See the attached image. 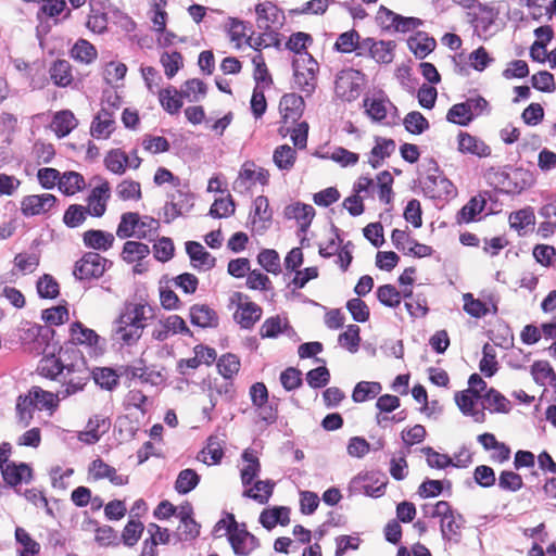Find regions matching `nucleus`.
<instances>
[{"mask_svg":"<svg viewBox=\"0 0 556 556\" xmlns=\"http://www.w3.org/2000/svg\"><path fill=\"white\" fill-rule=\"evenodd\" d=\"M150 311L146 304L127 303L116 321L114 339L128 346L136 344L147 326V313Z\"/></svg>","mask_w":556,"mask_h":556,"instance_id":"1","label":"nucleus"},{"mask_svg":"<svg viewBox=\"0 0 556 556\" xmlns=\"http://www.w3.org/2000/svg\"><path fill=\"white\" fill-rule=\"evenodd\" d=\"M424 177L419 185L424 194L433 200H448L457 194L453 182L443 175L434 159H427L421 164Z\"/></svg>","mask_w":556,"mask_h":556,"instance_id":"2","label":"nucleus"},{"mask_svg":"<svg viewBox=\"0 0 556 556\" xmlns=\"http://www.w3.org/2000/svg\"><path fill=\"white\" fill-rule=\"evenodd\" d=\"M426 514L440 519L442 539L450 545H456L462 541V530L465 527V518L452 508L448 502L439 501L433 506H424Z\"/></svg>","mask_w":556,"mask_h":556,"instance_id":"3","label":"nucleus"},{"mask_svg":"<svg viewBox=\"0 0 556 556\" xmlns=\"http://www.w3.org/2000/svg\"><path fill=\"white\" fill-rule=\"evenodd\" d=\"M72 10L67 8L65 0H43L36 13V35L39 40L47 36L52 26L71 17Z\"/></svg>","mask_w":556,"mask_h":556,"instance_id":"4","label":"nucleus"},{"mask_svg":"<svg viewBox=\"0 0 556 556\" xmlns=\"http://www.w3.org/2000/svg\"><path fill=\"white\" fill-rule=\"evenodd\" d=\"M91 379V371L86 366L85 361L81 358L79 363H71L65 367L60 380L61 386L58 389L59 399L63 401L80 393L85 390L86 386Z\"/></svg>","mask_w":556,"mask_h":556,"instance_id":"5","label":"nucleus"},{"mask_svg":"<svg viewBox=\"0 0 556 556\" xmlns=\"http://www.w3.org/2000/svg\"><path fill=\"white\" fill-rule=\"evenodd\" d=\"M293 88L309 97L316 88L317 73L319 70L317 61L311 54H301L292 62Z\"/></svg>","mask_w":556,"mask_h":556,"instance_id":"6","label":"nucleus"},{"mask_svg":"<svg viewBox=\"0 0 556 556\" xmlns=\"http://www.w3.org/2000/svg\"><path fill=\"white\" fill-rule=\"evenodd\" d=\"M256 27L264 35H269V39L274 40L277 30L285 23L283 12L271 1H265L256 4Z\"/></svg>","mask_w":556,"mask_h":556,"instance_id":"7","label":"nucleus"},{"mask_svg":"<svg viewBox=\"0 0 556 556\" xmlns=\"http://www.w3.org/2000/svg\"><path fill=\"white\" fill-rule=\"evenodd\" d=\"M228 542L236 556H249L253 551L260 547L258 539L249 532L245 525L239 529L235 518H230V525L227 526Z\"/></svg>","mask_w":556,"mask_h":556,"instance_id":"8","label":"nucleus"},{"mask_svg":"<svg viewBox=\"0 0 556 556\" xmlns=\"http://www.w3.org/2000/svg\"><path fill=\"white\" fill-rule=\"evenodd\" d=\"M113 263L97 252H87L76 262L74 276L78 280L100 278Z\"/></svg>","mask_w":556,"mask_h":556,"instance_id":"9","label":"nucleus"},{"mask_svg":"<svg viewBox=\"0 0 556 556\" xmlns=\"http://www.w3.org/2000/svg\"><path fill=\"white\" fill-rule=\"evenodd\" d=\"M388 478L379 470L359 472L351 481V489L370 497H380L386 493Z\"/></svg>","mask_w":556,"mask_h":556,"instance_id":"10","label":"nucleus"},{"mask_svg":"<svg viewBox=\"0 0 556 556\" xmlns=\"http://www.w3.org/2000/svg\"><path fill=\"white\" fill-rule=\"evenodd\" d=\"M248 295L241 292H235L231 296V302L237 303V309L233 313V319L243 329H252L253 326L262 317V307L251 301H248Z\"/></svg>","mask_w":556,"mask_h":556,"instance_id":"11","label":"nucleus"},{"mask_svg":"<svg viewBox=\"0 0 556 556\" xmlns=\"http://www.w3.org/2000/svg\"><path fill=\"white\" fill-rule=\"evenodd\" d=\"M93 180L99 181V185L93 187L87 198L88 214L93 217H102L108 207V202L111 199L110 182L101 176H94Z\"/></svg>","mask_w":556,"mask_h":556,"instance_id":"12","label":"nucleus"},{"mask_svg":"<svg viewBox=\"0 0 556 556\" xmlns=\"http://www.w3.org/2000/svg\"><path fill=\"white\" fill-rule=\"evenodd\" d=\"M58 199L50 193L26 195L21 201V212L25 217L43 215L55 207Z\"/></svg>","mask_w":556,"mask_h":556,"instance_id":"13","label":"nucleus"},{"mask_svg":"<svg viewBox=\"0 0 556 556\" xmlns=\"http://www.w3.org/2000/svg\"><path fill=\"white\" fill-rule=\"evenodd\" d=\"M361 72L348 68L341 71L334 81V90L341 99L351 101L354 99L359 90Z\"/></svg>","mask_w":556,"mask_h":556,"instance_id":"14","label":"nucleus"},{"mask_svg":"<svg viewBox=\"0 0 556 556\" xmlns=\"http://www.w3.org/2000/svg\"><path fill=\"white\" fill-rule=\"evenodd\" d=\"M55 345L51 344L50 348L45 346L41 349L43 357L40 359L37 370L42 377L58 381L67 364H64L60 357L55 356Z\"/></svg>","mask_w":556,"mask_h":556,"instance_id":"15","label":"nucleus"},{"mask_svg":"<svg viewBox=\"0 0 556 556\" xmlns=\"http://www.w3.org/2000/svg\"><path fill=\"white\" fill-rule=\"evenodd\" d=\"M54 333V330L49 326L30 323H26L20 328V339L22 343L28 344L35 342L38 345L37 350H41L45 346L50 348V340L53 339Z\"/></svg>","mask_w":556,"mask_h":556,"instance_id":"16","label":"nucleus"},{"mask_svg":"<svg viewBox=\"0 0 556 556\" xmlns=\"http://www.w3.org/2000/svg\"><path fill=\"white\" fill-rule=\"evenodd\" d=\"M90 12L86 27L94 34H103L108 30V13L111 8L109 0H89Z\"/></svg>","mask_w":556,"mask_h":556,"instance_id":"17","label":"nucleus"},{"mask_svg":"<svg viewBox=\"0 0 556 556\" xmlns=\"http://www.w3.org/2000/svg\"><path fill=\"white\" fill-rule=\"evenodd\" d=\"M249 219L257 232H264L270 227L273 211L267 197L258 195L254 199Z\"/></svg>","mask_w":556,"mask_h":556,"instance_id":"18","label":"nucleus"},{"mask_svg":"<svg viewBox=\"0 0 556 556\" xmlns=\"http://www.w3.org/2000/svg\"><path fill=\"white\" fill-rule=\"evenodd\" d=\"M89 477L94 481L108 479L114 485H125L128 477L117 473V470L101 458L93 459L88 467Z\"/></svg>","mask_w":556,"mask_h":556,"instance_id":"19","label":"nucleus"},{"mask_svg":"<svg viewBox=\"0 0 556 556\" xmlns=\"http://www.w3.org/2000/svg\"><path fill=\"white\" fill-rule=\"evenodd\" d=\"M283 216L287 219H295L300 225L299 231L305 233L315 216V208L309 204L295 202L285 207Z\"/></svg>","mask_w":556,"mask_h":556,"instance_id":"20","label":"nucleus"},{"mask_svg":"<svg viewBox=\"0 0 556 556\" xmlns=\"http://www.w3.org/2000/svg\"><path fill=\"white\" fill-rule=\"evenodd\" d=\"M3 481L13 488L24 483H29L33 479V469L26 463L16 464L10 462L1 470Z\"/></svg>","mask_w":556,"mask_h":556,"instance_id":"21","label":"nucleus"},{"mask_svg":"<svg viewBox=\"0 0 556 556\" xmlns=\"http://www.w3.org/2000/svg\"><path fill=\"white\" fill-rule=\"evenodd\" d=\"M304 100L302 96L296 93H287L282 96L279 102V110L285 123L298 122L304 111Z\"/></svg>","mask_w":556,"mask_h":556,"instance_id":"22","label":"nucleus"},{"mask_svg":"<svg viewBox=\"0 0 556 556\" xmlns=\"http://www.w3.org/2000/svg\"><path fill=\"white\" fill-rule=\"evenodd\" d=\"M364 106L368 116L375 122H382L388 113L393 111L396 113V106L383 93H380L371 99L364 100Z\"/></svg>","mask_w":556,"mask_h":556,"instance_id":"23","label":"nucleus"},{"mask_svg":"<svg viewBox=\"0 0 556 556\" xmlns=\"http://www.w3.org/2000/svg\"><path fill=\"white\" fill-rule=\"evenodd\" d=\"M186 252L190 257L192 266L199 270L206 271L216 265V258L197 241L186 242Z\"/></svg>","mask_w":556,"mask_h":556,"instance_id":"24","label":"nucleus"},{"mask_svg":"<svg viewBox=\"0 0 556 556\" xmlns=\"http://www.w3.org/2000/svg\"><path fill=\"white\" fill-rule=\"evenodd\" d=\"M497 12L492 8H482L479 13L475 14L471 24L473 26L475 34L480 38L486 40L495 31L493 30Z\"/></svg>","mask_w":556,"mask_h":556,"instance_id":"25","label":"nucleus"},{"mask_svg":"<svg viewBox=\"0 0 556 556\" xmlns=\"http://www.w3.org/2000/svg\"><path fill=\"white\" fill-rule=\"evenodd\" d=\"M458 151L478 157L491 155V148L483 140L466 131H459L458 134Z\"/></svg>","mask_w":556,"mask_h":556,"instance_id":"26","label":"nucleus"},{"mask_svg":"<svg viewBox=\"0 0 556 556\" xmlns=\"http://www.w3.org/2000/svg\"><path fill=\"white\" fill-rule=\"evenodd\" d=\"M114 124L115 121L113 112L110 111L108 108L102 106L91 123L90 134L92 137L97 139H106L114 131Z\"/></svg>","mask_w":556,"mask_h":556,"instance_id":"27","label":"nucleus"},{"mask_svg":"<svg viewBox=\"0 0 556 556\" xmlns=\"http://www.w3.org/2000/svg\"><path fill=\"white\" fill-rule=\"evenodd\" d=\"M192 325L201 328H216L218 326V315L206 304H194L189 313Z\"/></svg>","mask_w":556,"mask_h":556,"instance_id":"28","label":"nucleus"},{"mask_svg":"<svg viewBox=\"0 0 556 556\" xmlns=\"http://www.w3.org/2000/svg\"><path fill=\"white\" fill-rule=\"evenodd\" d=\"M479 399H476L468 391H462L455 393V402L465 416H470L473 421L482 424L485 421V413L482 408H477L476 403Z\"/></svg>","mask_w":556,"mask_h":556,"instance_id":"29","label":"nucleus"},{"mask_svg":"<svg viewBox=\"0 0 556 556\" xmlns=\"http://www.w3.org/2000/svg\"><path fill=\"white\" fill-rule=\"evenodd\" d=\"M241 458L244 465L240 469V478L242 485L247 488L253 483L255 478L258 477L261 472V463L256 452L249 448L242 453Z\"/></svg>","mask_w":556,"mask_h":556,"instance_id":"30","label":"nucleus"},{"mask_svg":"<svg viewBox=\"0 0 556 556\" xmlns=\"http://www.w3.org/2000/svg\"><path fill=\"white\" fill-rule=\"evenodd\" d=\"M395 141L382 137H376L375 146L368 155V164L372 168H378L382 162L395 151Z\"/></svg>","mask_w":556,"mask_h":556,"instance_id":"31","label":"nucleus"},{"mask_svg":"<svg viewBox=\"0 0 556 556\" xmlns=\"http://www.w3.org/2000/svg\"><path fill=\"white\" fill-rule=\"evenodd\" d=\"M84 244L97 251H108L115 242L113 233L99 229H90L83 235Z\"/></svg>","mask_w":556,"mask_h":556,"instance_id":"32","label":"nucleus"},{"mask_svg":"<svg viewBox=\"0 0 556 556\" xmlns=\"http://www.w3.org/2000/svg\"><path fill=\"white\" fill-rule=\"evenodd\" d=\"M482 409L492 414H507L511 409L510 401L494 388L489 389L481 397Z\"/></svg>","mask_w":556,"mask_h":556,"instance_id":"33","label":"nucleus"},{"mask_svg":"<svg viewBox=\"0 0 556 556\" xmlns=\"http://www.w3.org/2000/svg\"><path fill=\"white\" fill-rule=\"evenodd\" d=\"M407 46L417 59L422 60L435 49L437 42L427 33L417 31L408 38Z\"/></svg>","mask_w":556,"mask_h":556,"instance_id":"34","label":"nucleus"},{"mask_svg":"<svg viewBox=\"0 0 556 556\" xmlns=\"http://www.w3.org/2000/svg\"><path fill=\"white\" fill-rule=\"evenodd\" d=\"M258 521L267 530H271L278 523L287 526L290 522V509L286 506L264 509L260 515Z\"/></svg>","mask_w":556,"mask_h":556,"instance_id":"35","label":"nucleus"},{"mask_svg":"<svg viewBox=\"0 0 556 556\" xmlns=\"http://www.w3.org/2000/svg\"><path fill=\"white\" fill-rule=\"evenodd\" d=\"M78 121L70 110L59 111L54 114L51 127L59 138H64L75 129Z\"/></svg>","mask_w":556,"mask_h":556,"instance_id":"36","label":"nucleus"},{"mask_svg":"<svg viewBox=\"0 0 556 556\" xmlns=\"http://www.w3.org/2000/svg\"><path fill=\"white\" fill-rule=\"evenodd\" d=\"M274 488L275 482L271 480H257L254 482L253 488L245 489L242 495L258 504H266L273 495Z\"/></svg>","mask_w":556,"mask_h":556,"instance_id":"37","label":"nucleus"},{"mask_svg":"<svg viewBox=\"0 0 556 556\" xmlns=\"http://www.w3.org/2000/svg\"><path fill=\"white\" fill-rule=\"evenodd\" d=\"M464 301V311L475 318H482L486 316L489 313L496 314L497 306L496 304H492V309L486 305V303L480 301L479 299H475L471 293L463 294Z\"/></svg>","mask_w":556,"mask_h":556,"instance_id":"38","label":"nucleus"},{"mask_svg":"<svg viewBox=\"0 0 556 556\" xmlns=\"http://www.w3.org/2000/svg\"><path fill=\"white\" fill-rule=\"evenodd\" d=\"M292 330L287 318L279 315L267 318L260 328V336L264 338H277L279 334Z\"/></svg>","mask_w":556,"mask_h":556,"instance_id":"39","label":"nucleus"},{"mask_svg":"<svg viewBox=\"0 0 556 556\" xmlns=\"http://www.w3.org/2000/svg\"><path fill=\"white\" fill-rule=\"evenodd\" d=\"M182 98L181 92L174 87L159 91V100L162 108L172 115L179 113L182 106Z\"/></svg>","mask_w":556,"mask_h":556,"instance_id":"40","label":"nucleus"},{"mask_svg":"<svg viewBox=\"0 0 556 556\" xmlns=\"http://www.w3.org/2000/svg\"><path fill=\"white\" fill-rule=\"evenodd\" d=\"M30 389L37 409L54 410L59 406V402L63 401L62 399H59L58 390L56 392H50L37 386H34Z\"/></svg>","mask_w":556,"mask_h":556,"instance_id":"41","label":"nucleus"},{"mask_svg":"<svg viewBox=\"0 0 556 556\" xmlns=\"http://www.w3.org/2000/svg\"><path fill=\"white\" fill-rule=\"evenodd\" d=\"M150 254L148 244L139 241H126L123 245L121 257L124 262L132 264L140 262Z\"/></svg>","mask_w":556,"mask_h":556,"instance_id":"42","label":"nucleus"},{"mask_svg":"<svg viewBox=\"0 0 556 556\" xmlns=\"http://www.w3.org/2000/svg\"><path fill=\"white\" fill-rule=\"evenodd\" d=\"M36 403L31 395V389H29L27 394H21L18 395L16 400V415L18 418V421L24 426L27 427L33 417H34V410L36 409Z\"/></svg>","mask_w":556,"mask_h":556,"instance_id":"43","label":"nucleus"},{"mask_svg":"<svg viewBox=\"0 0 556 556\" xmlns=\"http://www.w3.org/2000/svg\"><path fill=\"white\" fill-rule=\"evenodd\" d=\"M100 337L94 330L85 327L80 321H75L71 326V340L74 344H85L96 346Z\"/></svg>","mask_w":556,"mask_h":556,"instance_id":"44","label":"nucleus"},{"mask_svg":"<svg viewBox=\"0 0 556 556\" xmlns=\"http://www.w3.org/2000/svg\"><path fill=\"white\" fill-rule=\"evenodd\" d=\"M295 161L296 151L292 147L288 144H281L274 150L273 162L280 170H291Z\"/></svg>","mask_w":556,"mask_h":556,"instance_id":"45","label":"nucleus"},{"mask_svg":"<svg viewBox=\"0 0 556 556\" xmlns=\"http://www.w3.org/2000/svg\"><path fill=\"white\" fill-rule=\"evenodd\" d=\"M535 216L532 207H526L509 215V225L517 230L519 235L527 233V228L533 226Z\"/></svg>","mask_w":556,"mask_h":556,"instance_id":"46","label":"nucleus"},{"mask_svg":"<svg viewBox=\"0 0 556 556\" xmlns=\"http://www.w3.org/2000/svg\"><path fill=\"white\" fill-rule=\"evenodd\" d=\"M382 390V386L377 381H361L356 383L352 393V400L355 403H363L375 399Z\"/></svg>","mask_w":556,"mask_h":556,"instance_id":"47","label":"nucleus"},{"mask_svg":"<svg viewBox=\"0 0 556 556\" xmlns=\"http://www.w3.org/2000/svg\"><path fill=\"white\" fill-rule=\"evenodd\" d=\"M200 534V525L188 514L181 515L180 525L174 533V538L178 542L191 541Z\"/></svg>","mask_w":556,"mask_h":556,"instance_id":"48","label":"nucleus"},{"mask_svg":"<svg viewBox=\"0 0 556 556\" xmlns=\"http://www.w3.org/2000/svg\"><path fill=\"white\" fill-rule=\"evenodd\" d=\"M200 480L201 478L195 470L190 468L182 469L175 481V490L180 495L188 494L198 486Z\"/></svg>","mask_w":556,"mask_h":556,"instance_id":"49","label":"nucleus"},{"mask_svg":"<svg viewBox=\"0 0 556 556\" xmlns=\"http://www.w3.org/2000/svg\"><path fill=\"white\" fill-rule=\"evenodd\" d=\"M85 188L84 176L77 172H67L60 177L59 189L66 195H73Z\"/></svg>","mask_w":556,"mask_h":556,"instance_id":"50","label":"nucleus"},{"mask_svg":"<svg viewBox=\"0 0 556 556\" xmlns=\"http://www.w3.org/2000/svg\"><path fill=\"white\" fill-rule=\"evenodd\" d=\"M485 200L482 197H472L457 213V223L473 222L476 216L485 207Z\"/></svg>","mask_w":556,"mask_h":556,"instance_id":"51","label":"nucleus"},{"mask_svg":"<svg viewBox=\"0 0 556 556\" xmlns=\"http://www.w3.org/2000/svg\"><path fill=\"white\" fill-rule=\"evenodd\" d=\"M50 76L59 87H66L73 80L72 66L66 60L55 61L50 68Z\"/></svg>","mask_w":556,"mask_h":556,"instance_id":"52","label":"nucleus"},{"mask_svg":"<svg viewBox=\"0 0 556 556\" xmlns=\"http://www.w3.org/2000/svg\"><path fill=\"white\" fill-rule=\"evenodd\" d=\"M71 55L76 61L85 64L92 63L97 56V49L86 39H78L71 50Z\"/></svg>","mask_w":556,"mask_h":556,"instance_id":"53","label":"nucleus"},{"mask_svg":"<svg viewBox=\"0 0 556 556\" xmlns=\"http://www.w3.org/2000/svg\"><path fill=\"white\" fill-rule=\"evenodd\" d=\"M127 164L128 155L121 149H112L104 159L106 169L116 175H123Z\"/></svg>","mask_w":556,"mask_h":556,"instance_id":"54","label":"nucleus"},{"mask_svg":"<svg viewBox=\"0 0 556 556\" xmlns=\"http://www.w3.org/2000/svg\"><path fill=\"white\" fill-rule=\"evenodd\" d=\"M255 164L253 162H245L233 182V190L240 193L248 191L255 184Z\"/></svg>","mask_w":556,"mask_h":556,"instance_id":"55","label":"nucleus"},{"mask_svg":"<svg viewBox=\"0 0 556 556\" xmlns=\"http://www.w3.org/2000/svg\"><path fill=\"white\" fill-rule=\"evenodd\" d=\"M405 130L413 135H421L429 129V121L418 111L407 113L403 119Z\"/></svg>","mask_w":556,"mask_h":556,"instance_id":"56","label":"nucleus"},{"mask_svg":"<svg viewBox=\"0 0 556 556\" xmlns=\"http://www.w3.org/2000/svg\"><path fill=\"white\" fill-rule=\"evenodd\" d=\"M14 269H17L22 275L34 273L40 263V256L37 253H18L14 257Z\"/></svg>","mask_w":556,"mask_h":556,"instance_id":"57","label":"nucleus"},{"mask_svg":"<svg viewBox=\"0 0 556 556\" xmlns=\"http://www.w3.org/2000/svg\"><path fill=\"white\" fill-rule=\"evenodd\" d=\"M483 356L479 363V369L485 377H492L498 370L496 361V351L490 343H485L482 349Z\"/></svg>","mask_w":556,"mask_h":556,"instance_id":"58","label":"nucleus"},{"mask_svg":"<svg viewBox=\"0 0 556 556\" xmlns=\"http://www.w3.org/2000/svg\"><path fill=\"white\" fill-rule=\"evenodd\" d=\"M91 378L101 389L112 391L118 386V376L111 368H96L91 371Z\"/></svg>","mask_w":556,"mask_h":556,"instance_id":"59","label":"nucleus"},{"mask_svg":"<svg viewBox=\"0 0 556 556\" xmlns=\"http://www.w3.org/2000/svg\"><path fill=\"white\" fill-rule=\"evenodd\" d=\"M378 301L387 306L395 308L401 304L402 293L393 285H382L376 291Z\"/></svg>","mask_w":556,"mask_h":556,"instance_id":"60","label":"nucleus"},{"mask_svg":"<svg viewBox=\"0 0 556 556\" xmlns=\"http://www.w3.org/2000/svg\"><path fill=\"white\" fill-rule=\"evenodd\" d=\"M138 225V213L126 212L122 214L119 224L116 228V236L119 239L136 237V227Z\"/></svg>","mask_w":556,"mask_h":556,"instance_id":"61","label":"nucleus"},{"mask_svg":"<svg viewBox=\"0 0 556 556\" xmlns=\"http://www.w3.org/2000/svg\"><path fill=\"white\" fill-rule=\"evenodd\" d=\"M144 531V526L139 520L130 519L123 529L122 542L127 547L135 546Z\"/></svg>","mask_w":556,"mask_h":556,"instance_id":"62","label":"nucleus"},{"mask_svg":"<svg viewBox=\"0 0 556 556\" xmlns=\"http://www.w3.org/2000/svg\"><path fill=\"white\" fill-rule=\"evenodd\" d=\"M160 63L164 67L167 78L172 79L184 65L182 55L178 51L163 52L160 58Z\"/></svg>","mask_w":556,"mask_h":556,"instance_id":"63","label":"nucleus"},{"mask_svg":"<svg viewBox=\"0 0 556 556\" xmlns=\"http://www.w3.org/2000/svg\"><path fill=\"white\" fill-rule=\"evenodd\" d=\"M240 359L236 354L227 353L222 355L217 362L219 374L227 380L236 376L240 369Z\"/></svg>","mask_w":556,"mask_h":556,"instance_id":"64","label":"nucleus"}]
</instances>
